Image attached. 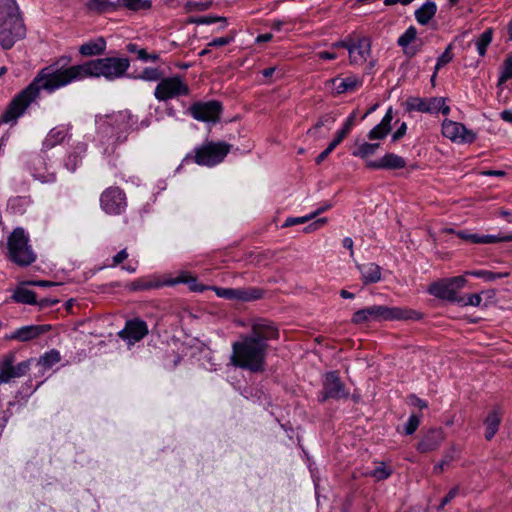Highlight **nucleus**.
<instances>
[{"instance_id": "nucleus-30", "label": "nucleus", "mask_w": 512, "mask_h": 512, "mask_svg": "<svg viewBox=\"0 0 512 512\" xmlns=\"http://www.w3.org/2000/svg\"><path fill=\"white\" fill-rule=\"evenodd\" d=\"M13 299L22 304H35L36 303V294L34 291L25 288L18 287L13 293Z\"/></svg>"}, {"instance_id": "nucleus-14", "label": "nucleus", "mask_w": 512, "mask_h": 512, "mask_svg": "<svg viewBox=\"0 0 512 512\" xmlns=\"http://www.w3.org/2000/svg\"><path fill=\"white\" fill-rule=\"evenodd\" d=\"M406 104L409 111H418L422 113L441 112L443 115H448L450 113V107L445 104V98L443 97H411L407 100Z\"/></svg>"}, {"instance_id": "nucleus-10", "label": "nucleus", "mask_w": 512, "mask_h": 512, "mask_svg": "<svg viewBox=\"0 0 512 512\" xmlns=\"http://www.w3.org/2000/svg\"><path fill=\"white\" fill-rule=\"evenodd\" d=\"M343 47L347 49L350 59V64L361 65L365 63L371 52V42L368 38L362 37L357 40L348 37L343 41L336 42L332 48Z\"/></svg>"}, {"instance_id": "nucleus-9", "label": "nucleus", "mask_w": 512, "mask_h": 512, "mask_svg": "<svg viewBox=\"0 0 512 512\" xmlns=\"http://www.w3.org/2000/svg\"><path fill=\"white\" fill-rule=\"evenodd\" d=\"M466 282L467 280L463 275L443 279L433 282L429 286L428 292L439 299L457 303L459 298L457 292L465 286Z\"/></svg>"}, {"instance_id": "nucleus-38", "label": "nucleus", "mask_w": 512, "mask_h": 512, "mask_svg": "<svg viewBox=\"0 0 512 512\" xmlns=\"http://www.w3.org/2000/svg\"><path fill=\"white\" fill-rule=\"evenodd\" d=\"M417 36V30L415 27L410 26L399 38H398V45L401 46L405 53H409L407 48L409 44L415 40Z\"/></svg>"}, {"instance_id": "nucleus-55", "label": "nucleus", "mask_w": 512, "mask_h": 512, "mask_svg": "<svg viewBox=\"0 0 512 512\" xmlns=\"http://www.w3.org/2000/svg\"><path fill=\"white\" fill-rule=\"evenodd\" d=\"M327 222V218H319L317 220H315L314 222H312L309 226H307L305 228V231L306 232H312V231H315L317 229H319L320 227H322L325 223Z\"/></svg>"}, {"instance_id": "nucleus-2", "label": "nucleus", "mask_w": 512, "mask_h": 512, "mask_svg": "<svg viewBox=\"0 0 512 512\" xmlns=\"http://www.w3.org/2000/svg\"><path fill=\"white\" fill-rule=\"evenodd\" d=\"M97 146L105 156L115 153L119 144L127 140L128 134L135 121L133 115L127 111H118L108 115H97Z\"/></svg>"}, {"instance_id": "nucleus-39", "label": "nucleus", "mask_w": 512, "mask_h": 512, "mask_svg": "<svg viewBox=\"0 0 512 512\" xmlns=\"http://www.w3.org/2000/svg\"><path fill=\"white\" fill-rule=\"evenodd\" d=\"M379 147V143H363L356 151L353 152V155L360 158H366L375 154Z\"/></svg>"}, {"instance_id": "nucleus-24", "label": "nucleus", "mask_w": 512, "mask_h": 512, "mask_svg": "<svg viewBox=\"0 0 512 512\" xmlns=\"http://www.w3.org/2000/svg\"><path fill=\"white\" fill-rule=\"evenodd\" d=\"M443 432L440 429L428 431L417 445L420 453H427L436 450L443 441Z\"/></svg>"}, {"instance_id": "nucleus-27", "label": "nucleus", "mask_w": 512, "mask_h": 512, "mask_svg": "<svg viewBox=\"0 0 512 512\" xmlns=\"http://www.w3.org/2000/svg\"><path fill=\"white\" fill-rule=\"evenodd\" d=\"M68 135V128L60 125L50 130L44 140V146L46 148H52L57 144H60Z\"/></svg>"}, {"instance_id": "nucleus-1", "label": "nucleus", "mask_w": 512, "mask_h": 512, "mask_svg": "<svg viewBox=\"0 0 512 512\" xmlns=\"http://www.w3.org/2000/svg\"><path fill=\"white\" fill-rule=\"evenodd\" d=\"M129 66V60L120 57L99 58L67 68L59 67L58 64L49 65L40 70L33 81L13 98L3 113L0 123H15L28 106L38 98L41 90L51 93L74 81L88 77L115 80L122 77Z\"/></svg>"}, {"instance_id": "nucleus-7", "label": "nucleus", "mask_w": 512, "mask_h": 512, "mask_svg": "<svg viewBox=\"0 0 512 512\" xmlns=\"http://www.w3.org/2000/svg\"><path fill=\"white\" fill-rule=\"evenodd\" d=\"M231 146L225 142H206L194 148V162L201 166H215L229 153Z\"/></svg>"}, {"instance_id": "nucleus-23", "label": "nucleus", "mask_w": 512, "mask_h": 512, "mask_svg": "<svg viewBox=\"0 0 512 512\" xmlns=\"http://www.w3.org/2000/svg\"><path fill=\"white\" fill-rule=\"evenodd\" d=\"M367 166L372 169H402L406 161L397 154L387 153L379 160L369 161Z\"/></svg>"}, {"instance_id": "nucleus-56", "label": "nucleus", "mask_w": 512, "mask_h": 512, "mask_svg": "<svg viewBox=\"0 0 512 512\" xmlns=\"http://www.w3.org/2000/svg\"><path fill=\"white\" fill-rule=\"evenodd\" d=\"M128 258V253L126 249H123L119 251L114 257H113V263L111 264L112 267L117 266L118 264L122 263L125 259Z\"/></svg>"}, {"instance_id": "nucleus-32", "label": "nucleus", "mask_w": 512, "mask_h": 512, "mask_svg": "<svg viewBox=\"0 0 512 512\" xmlns=\"http://www.w3.org/2000/svg\"><path fill=\"white\" fill-rule=\"evenodd\" d=\"M77 149L78 151L70 153L65 161L66 168L71 172H74L81 164L83 154L86 151V145L82 144Z\"/></svg>"}, {"instance_id": "nucleus-64", "label": "nucleus", "mask_w": 512, "mask_h": 512, "mask_svg": "<svg viewBox=\"0 0 512 512\" xmlns=\"http://www.w3.org/2000/svg\"><path fill=\"white\" fill-rule=\"evenodd\" d=\"M500 118L507 122V123H510L512 124V110L510 109H507V110H503L501 113H500Z\"/></svg>"}, {"instance_id": "nucleus-18", "label": "nucleus", "mask_w": 512, "mask_h": 512, "mask_svg": "<svg viewBox=\"0 0 512 512\" xmlns=\"http://www.w3.org/2000/svg\"><path fill=\"white\" fill-rule=\"evenodd\" d=\"M214 291L218 297L229 300L251 301L261 297L260 290L255 288L244 289L215 287Z\"/></svg>"}, {"instance_id": "nucleus-58", "label": "nucleus", "mask_w": 512, "mask_h": 512, "mask_svg": "<svg viewBox=\"0 0 512 512\" xmlns=\"http://www.w3.org/2000/svg\"><path fill=\"white\" fill-rule=\"evenodd\" d=\"M229 43H230V39L229 38H227V37H219V38H215L211 42H209L208 46H211V47H222V46H226Z\"/></svg>"}, {"instance_id": "nucleus-43", "label": "nucleus", "mask_w": 512, "mask_h": 512, "mask_svg": "<svg viewBox=\"0 0 512 512\" xmlns=\"http://www.w3.org/2000/svg\"><path fill=\"white\" fill-rule=\"evenodd\" d=\"M481 302H482V297H481V294H479V293L469 294L467 296H459V298L457 300V303L462 306L478 307V306H480Z\"/></svg>"}, {"instance_id": "nucleus-8", "label": "nucleus", "mask_w": 512, "mask_h": 512, "mask_svg": "<svg viewBox=\"0 0 512 512\" xmlns=\"http://www.w3.org/2000/svg\"><path fill=\"white\" fill-rule=\"evenodd\" d=\"M190 92L188 84L180 76L162 78L157 84L154 96L159 101L186 96Z\"/></svg>"}, {"instance_id": "nucleus-5", "label": "nucleus", "mask_w": 512, "mask_h": 512, "mask_svg": "<svg viewBox=\"0 0 512 512\" xmlns=\"http://www.w3.org/2000/svg\"><path fill=\"white\" fill-rule=\"evenodd\" d=\"M419 318L420 314L413 310L385 305H372L354 312L351 322L356 325H361L370 322L416 320Z\"/></svg>"}, {"instance_id": "nucleus-15", "label": "nucleus", "mask_w": 512, "mask_h": 512, "mask_svg": "<svg viewBox=\"0 0 512 512\" xmlns=\"http://www.w3.org/2000/svg\"><path fill=\"white\" fill-rule=\"evenodd\" d=\"M222 106L218 101L208 102H195L192 104L188 112L189 114L198 121L202 122H216L219 119Z\"/></svg>"}, {"instance_id": "nucleus-33", "label": "nucleus", "mask_w": 512, "mask_h": 512, "mask_svg": "<svg viewBox=\"0 0 512 512\" xmlns=\"http://www.w3.org/2000/svg\"><path fill=\"white\" fill-rule=\"evenodd\" d=\"M61 360V356L58 350L52 349L46 352L38 359V365L44 369H50Z\"/></svg>"}, {"instance_id": "nucleus-28", "label": "nucleus", "mask_w": 512, "mask_h": 512, "mask_svg": "<svg viewBox=\"0 0 512 512\" xmlns=\"http://www.w3.org/2000/svg\"><path fill=\"white\" fill-rule=\"evenodd\" d=\"M437 6L432 1H427L415 11V18L421 25L427 24L435 15Z\"/></svg>"}, {"instance_id": "nucleus-34", "label": "nucleus", "mask_w": 512, "mask_h": 512, "mask_svg": "<svg viewBox=\"0 0 512 512\" xmlns=\"http://www.w3.org/2000/svg\"><path fill=\"white\" fill-rule=\"evenodd\" d=\"M354 121H355V114L350 115L346 119L343 127L337 131L335 138L332 140V142H331L332 146L337 147L343 141V139L349 134L350 130L352 129V127L354 125Z\"/></svg>"}, {"instance_id": "nucleus-48", "label": "nucleus", "mask_w": 512, "mask_h": 512, "mask_svg": "<svg viewBox=\"0 0 512 512\" xmlns=\"http://www.w3.org/2000/svg\"><path fill=\"white\" fill-rule=\"evenodd\" d=\"M419 425H420V417L413 414L408 418V420L405 424V427H404V431L407 435H411L417 430Z\"/></svg>"}, {"instance_id": "nucleus-60", "label": "nucleus", "mask_w": 512, "mask_h": 512, "mask_svg": "<svg viewBox=\"0 0 512 512\" xmlns=\"http://www.w3.org/2000/svg\"><path fill=\"white\" fill-rule=\"evenodd\" d=\"M335 148L336 147L332 146V144L330 143L328 147L317 156L316 163L320 164L321 162H323Z\"/></svg>"}, {"instance_id": "nucleus-20", "label": "nucleus", "mask_w": 512, "mask_h": 512, "mask_svg": "<svg viewBox=\"0 0 512 512\" xmlns=\"http://www.w3.org/2000/svg\"><path fill=\"white\" fill-rule=\"evenodd\" d=\"M457 236L466 241L473 244H492L498 242H510L512 241V233L509 234H497V235H489V234H477L470 233L468 231H458Z\"/></svg>"}, {"instance_id": "nucleus-36", "label": "nucleus", "mask_w": 512, "mask_h": 512, "mask_svg": "<svg viewBox=\"0 0 512 512\" xmlns=\"http://www.w3.org/2000/svg\"><path fill=\"white\" fill-rule=\"evenodd\" d=\"M393 470L391 467L384 463H378L377 466L367 473V475L373 477L376 481H382L391 476Z\"/></svg>"}, {"instance_id": "nucleus-52", "label": "nucleus", "mask_w": 512, "mask_h": 512, "mask_svg": "<svg viewBox=\"0 0 512 512\" xmlns=\"http://www.w3.org/2000/svg\"><path fill=\"white\" fill-rule=\"evenodd\" d=\"M161 284L158 282H152L148 280H139L134 283V289H141V290H148L151 288H157L160 287Z\"/></svg>"}, {"instance_id": "nucleus-3", "label": "nucleus", "mask_w": 512, "mask_h": 512, "mask_svg": "<svg viewBox=\"0 0 512 512\" xmlns=\"http://www.w3.org/2000/svg\"><path fill=\"white\" fill-rule=\"evenodd\" d=\"M267 344L251 338L248 334L232 344L230 363L251 372H262L267 355Z\"/></svg>"}, {"instance_id": "nucleus-31", "label": "nucleus", "mask_w": 512, "mask_h": 512, "mask_svg": "<svg viewBox=\"0 0 512 512\" xmlns=\"http://www.w3.org/2000/svg\"><path fill=\"white\" fill-rule=\"evenodd\" d=\"M493 39V29H486L475 41L476 49L479 56L484 57L487 47L491 44Z\"/></svg>"}, {"instance_id": "nucleus-62", "label": "nucleus", "mask_w": 512, "mask_h": 512, "mask_svg": "<svg viewBox=\"0 0 512 512\" xmlns=\"http://www.w3.org/2000/svg\"><path fill=\"white\" fill-rule=\"evenodd\" d=\"M317 57L323 60H333L337 58V54L330 51H320L317 53Z\"/></svg>"}, {"instance_id": "nucleus-42", "label": "nucleus", "mask_w": 512, "mask_h": 512, "mask_svg": "<svg viewBox=\"0 0 512 512\" xmlns=\"http://www.w3.org/2000/svg\"><path fill=\"white\" fill-rule=\"evenodd\" d=\"M512 78V55H508L501 67L499 83H504Z\"/></svg>"}, {"instance_id": "nucleus-12", "label": "nucleus", "mask_w": 512, "mask_h": 512, "mask_svg": "<svg viewBox=\"0 0 512 512\" xmlns=\"http://www.w3.org/2000/svg\"><path fill=\"white\" fill-rule=\"evenodd\" d=\"M16 355L13 352L5 354L0 360V384L8 383L14 378H20L30 370L31 359L14 365Z\"/></svg>"}, {"instance_id": "nucleus-22", "label": "nucleus", "mask_w": 512, "mask_h": 512, "mask_svg": "<svg viewBox=\"0 0 512 512\" xmlns=\"http://www.w3.org/2000/svg\"><path fill=\"white\" fill-rule=\"evenodd\" d=\"M49 330V325H27L13 331L10 335V338L21 342H26L39 337Z\"/></svg>"}, {"instance_id": "nucleus-25", "label": "nucleus", "mask_w": 512, "mask_h": 512, "mask_svg": "<svg viewBox=\"0 0 512 512\" xmlns=\"http://www.w3.org/2000/svg\"><path fill=\"white\" fill-rule=\"evenodd\" d=\"M356 267L361 274V280L365 285L377 283L381 280V268L375 263L359 264Z\"/></svg>"}, {"instance_id": "nucleus-47", "label": "nucleus", "mask_w": 512, "mask_h": 512, "mask_svg": "<svg viewBox=\"0 0 512 512\" xmlns=\"http://www.w3.org/2000/svg\"><path fill=\"white\" fill-rule=\"evenodd\" d=\"M454 453H455L454 449L451 452L446 453L444 455L443 459L434 466L433 472L435 474L442 473L444 468H445V466H447L451 461L454 460Z\"/></svg>"}, {"instance_id": "nucleus-17", "label": "nucleus", "mask_w": 512, "mask_h": 512, "mask_svg": "<svg viewBox=\"0 0 512 512\" xmlns=\"http://www.w3.org/2000/svg\"><path fill=\"white\" fill-rule=\"evenodd\" d=\"M147 333V324L140 319H134L127 321L125 327L118 334L120 338L131 346L143 339Z\"/></svg>"}, {"instance_id": "nucleus-16", "label": "nucleus", "mask_w": 512, "mask_h": 512, "mask_svg": "<svg viewBox=\"0 0 512 512\" xmlns=\"http://www.w3.org/2000/svg\"><path fill=\"white\" fill-rule=\"evenodd\" d=\"M442 135L456 143H471L475 134L463 124L445 119L442 123Z\"/></svg>"}, {"instance_id": "nucleus-44", "label": "nucleus", "mask_w": 512, "mask_h": 512, "mask_svg": "<svg viewBox=\"0 0 512 512\" xmlns=\"http://www.w3.org/2000/svg\"><path fill=\"white\" fill-rule=\"evenodd\" d=\"M452 57L453 56L451 53V45H449L437 59V63L435 65V72L432 76V80L436 77L437 71L441 69L443 66H445L447 63H449L452 60Z\"/></svg>"}, {"instance_id": "nucleus-61", "label": "nucleus", "mask_w": 512, "mask_h": 512, "mask_svg": "<svg viewBox=\"0 0 512 512\" xmlns=\"http://www.w3.org/2000/svg\"><path fill=\"white\" fill-rule=\"evenodd\" d=\"M342 244H343L344 248H346L350 251V257L353 258L354 257V250H353L354 242H353L352 238L345 237L343 239Z\"/></svg>"}, {"instance_id": "nucleus-11", "label": "nucleus", "mask_w": 512, "mask_h": 512, "mask_svg": "<svg viewBox=\"0 0 512 512\" xmlns=\"http://www.w3.org/2000/svg\"><path fill=\"white\" fill-rule=\"evenodd\" d=\"M101 209L109 215H120L127 207L125 192L119 187L106 188L100 195Z\"/></svg>"}, {"instance_id": "nucleus-59", "label": "nucleus", "mask_w": 512, "mask_h": 512, "mask_svg": "<svg viewBox=\"0 0 512 512\" xmlns=\"http://www.w3.org/2000/svg\"><path fill=\"white\" fill-rule=\"evenodd\" d=\"M406 130H407V125L405 122H403L400 127L394 132V134L392 135V141L396 142L398 141L400 138H402L405 133H406Z\"/></svg>"}, {"instance_id": "nucleus-49", "label": "nucleus", "mask_w": 512, "mask_h": 512, "mask_svg": "<svg viewBox=\"0 0 512 512\" xmlns=\"http://www.w3.org/2000/svg\"><path fill=\"white\" fill-rule=\"evenodd\" d=\"M390 131L387 128H383L380 124L376 125L370 130L368 138L371 140L383 139Z\"/></svg>"}, {"instance_id": "nucleus-54", "label": "nucleus", "mask_w": 512, "mask_h": 512, "mask_svg": "<svg viewBox=\"0 0 512 512\" xmlns=\"http://www.w3.org/2000/svg\"><path fill=\"white\" fill-rule=\"evenodd\" d=\"M393 120V109L392 107L388 108L381 122L379 123L383 128H387L389 131L391 130V122Z\"/></svg>"}, {"instance_id": "nucleus-37", "label": "nucleus", "mask_w": 512, "mask_h": 512, "mask_svg": "<svg viewBox=\"0 0 512 512\" xmlns=\"http://www.w3.org/2000/svg\"><path fill=\"white\" fill-rule=\"evenodd\" d=\"M126 49L130 53H135L137 55V58L142 61H152L155 62L158 60L157 54H148L147 51L143 48H139L134 43H129L126 46Z\"/></svg>"}, {"instance_id": "nucleus-26", "label": "nucleus", "mask_w": 512, "mask_h": 512, "mask_svg": "<svg viewBox=\"0 0 512 512\" xmlns=\"http://www.w3.org/2000/svg\"><path fill=\"white\" fill-rule=\"evenodd\" d=\"M106 49V42L102 37L88 41L79 48V53L83 56H95L102 54Z\"/></svg>"}, {"instance_id": "nucleus-21", "label": "nucleus", "mask_w": 512, "mask_h": 512, "mask_svg": "<svg viewBox=\"0 0 512 512\" xmlns=\"http://www.w3.org/2000/svg\"><path fill=\"white\" fill-rule=\"evenodd\" d=\"M336 94L354 92L363 84V80L356 75H348L345 78L335 77L327 82Z\"/></svg>"}, {"instance_id": "nucleus-13", "label": "nucleus", "mask_w": 512, "mask_h": 512, "mask_svg": "<svg viewBox=\"0 0 512 512\" xmlns=\"http://www.w3.org/2000/svg\"><path fill=\"white\" fill-rule=\"evenodd\" d=\"M349 395V390L346 389L345 384L336 371H330L325 374L323 389L319 394V400L321 402H325L328 399H347Z\"/></svg>"}, {"instance_id": "nucleus-50", "label": "nucleus", "mask_w": 512, "mask_h": 512, "mask_svg": "<svg viewBox=\"0 0 512 512\" xmlns=\"http://www.w3.org/2000/svg\"><path fill=\"white\" fill-rule=\"evenodd\" d=\"M312 220L311 219V216L308 214V215H305V216H302V217H289L285 220L284 222V227H290V226H293V225H298V224H304L308 221Z\"/></svg>"}, {"instance_id": "nucleus-29", "label": "nucleus", "mask_w": 512, "mask_h": 512, "mask_svg": "<svg viewBox=\"0 0 512 512\" xmlns=\"http://www.w3.org/2000/svg\"><path fill=\"white\" fill-rule=\"evenodd\" d=\"M500 425V416L496 410H493L489 413L487 418L485 419V438L486 440H491L498 431Z\"/></svg>"}, {"instance_id": "nucleus-51", "label": "nucleus", "mask_w": 512, "mask_h": 512, "mask_svg": "<svg viewBox=\"0 0 512 512\" xmlns=\"http://www.w3.org/2000/svg\"><path fill=\"white\" fill-rule=\"evenodd\" d=\"M459 494V487L455 486L453 487L447 495L441 500L440 505L438 506V510H443L445 505H447L450 501H452L457 495Z\"/></svg>"}, {"instance_id": "nucleus-6", "label": "nucleus", "mask_w": 512, "mask_h": 512, "mask_svg": "<svg viewBox=\"0 0 512 512\" xmlns=\"http://www.w3.org/2000/svg\"><path fill=\"white\" fill-rule=\"evenodd\" d=\"M7 247L10 260L19 266H29L36 260V254L29 245V238L20 227L9 235Z\"/></svg>"}, {"instance_id": "nucleus-46", "label": "nucleus", "mask_w": 512, "mask_h": 512, "mask_svg": "<svg viewBox=\"0 0 512 512\" xmlns=\"http://www.w3.org/2000/svg\"><path fill=\"white\" fill-rule=\"evenodd\" d=\"M140 79L146 81H160L162 74L157 68H145L139 76Z\"/></svg>"}, {"instance_id": "nucleus-19", "label": "nucleus", "mask_w": 512, "mask_h": 512, "mask_svg": "<svg viewBox=\"0 0 512 512\" xmlns=\"http://www.w3.org/2000/svg\"><path fill=\"white\" fill-rule=\"evenodd\" d=\"M248 335L257 341L267 344L269 340L278 338L279 331L272 322L262 319L252 324L251 333Z\"/></svg>"}, {"instance_id": "nucleus-35", "label": "nucleus", "mask_w": 512, "mask_h": 512, "mask_svg": "<svg viewBox=\"0 0 512 512\" xmlns=\"http://www.w3.org/2000/svg\"><path fill=\"white\" fill-rule=\"evenodd\" d=\"M465 274L471 275V276H474L477 278H481L486 282H492V281H495L496 279H501V278H505L508 276V273H506V272L495 273V272L488 271V270L467 271Z\"/></svg>"}, {"instance_id": "nucleus-63", "label": "nucleus", "mask_w": 512, "mask_h": 512, "mask_svg": "<svg viewBox=\"0 0 512 512\" xmlns=\"http://www.w3.org/2000/svg\"><path fill=\"white\" fill-rule=\"evenodd\" d=\"M190 279H192L191 276L183 275L176 280L167 281L165 284L166 285H175L177 283H187V282H189Z\"/></svg>"}, {"instance_id": "nucleus-41", "label": "nucleus", "mask_w": 512, "mask_h": 512, "mask_svg": "<svg viewBox=\"0 0 512 512\" xmlns=\"http://www.w3.org/2000/svg\"><path fill=\"white\" fill-rule=\"evenodd\" d=\"M30 200L27 197H14L9 199L8 206L15 213H23Z\"/></svg>"}, {"instance_id": "nucleus-4", "label": "nucleus", "mask_w": 512, "mask_h": 512, "mask_svg": "<svg viewBox=\"0 0 512 512\" xmlns=\"http://www.w3.org/2000/svg\"><path fill=\"white\" fill-rule=\"evenodd\" d=\"M26 29L15 0H0V45L10 49L25 36Z\"/></svg>"}, {"instance_id": "nucleus-40", "label": "nucleus", "mask_w": 512, "mask_h": 512, "mask_svg": "<svg viewBox=\"0 0 512 512\" xmlns=\"http://www.w3.org/2000/svg\"><path fill=\"white\" fill-rule=\"evenodd\" d=\"M335 118L330 115V114H326L324 116H322L318 121L317 123L314 125V127H312L311 129H309L307 131V133L313 137H316L317 136V131L320 127H323V126H328V128H330L333 123L335 122Z\"/></svg>"}, {"instance_id": "nucleus-53", "label": "nucleus", "mask_w": 512, "mask_h": 512, "mask_svg": "<svg viewBox=\"0 0 512 512\" xmlns=\"http://www.w3.org/2000/svg\"><path fill=\"white\" fill-rule=\"evenodd\" d=\"M109 1L108 0H91L88 4V7L91 10L104 11L108 8Z\"/></svg>"}, {"instance_id": "nucleus-45", "label": "nucleus", "mask_w": 512, "mask_h": 512, "mask_svg": "<svg viewBox=\"0 0 512 512\" xmlns=\"http://www.w3.org/2000/svg\"><path fill=\"white\" fill-rule=\"evenodd\" d=\"M123 6L130 10H140L150 7L148 0H118Z\"/></svg>"}, {"instance_id": "nucleus-57", "label": "nucleus", "mask_w": 512, "mask_h": 512, "mask_svg": "<svg viewBox=\"0 0 512 512\" xmlns=\"http://www.w3.org/2000/svg\"><path fill=\"white\" fill-rule=\"evenodd\" d=\"M33 176L42 183L53 182L56 178L54 173H48L47 175H44L41 173L34 172Z\"/></svg>"}]
</instances>
